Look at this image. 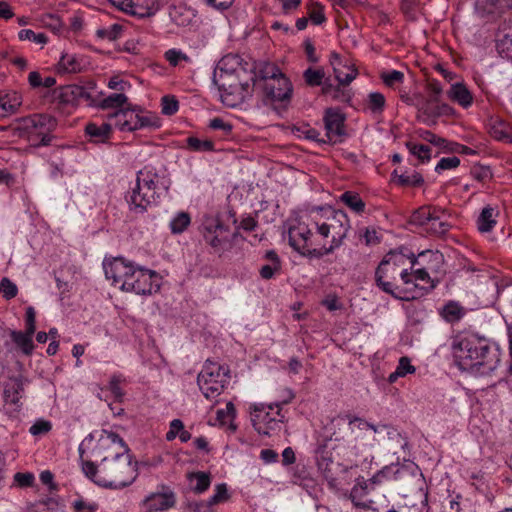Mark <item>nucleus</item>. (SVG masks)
Segmentation results:
<instances>
[{
	"instance_id": "57",
	"label": "nucleus",
	"mask_w": 512,
	"mask_h": 512,
	"mask_svg": "<svg viewBox=\"0 0 512 512\" xmlns=\"http://www.w3.org/2000/svg\"><path fill=\"white\" fill-rule=\"evenodd\" d=\"M1 293L6 300L13 299L18 293V288L9 278L4 277L1 279Z\"/></svg>"
},
{
	"instance_id": "32",
	"label": "nucleus",
	"mask_w": 512,
	"mask_h": 512,
	"mask_svg": "<svg viewBox=\"0 0 512 512\" xmlns=\"http://www.w3.org/2000/svg\"><path fill=\"white\" fill-rule=\"evenodd\" d=\"M498 216V211L495 210L491 206H486L482 209L478 219H477V227L478 230L482 233H487L493 230L495 227Z\"/></svg>"
},
{
	"instance_id": "36",
	"label": "nucleus",
	"mask_w": 512,
	"mask_h": 512,
	"mask_svg": "<svg viewBox=\"0 0 512 512\" xmlns=\"http://www.w3.org/2000/svg\"><path fill=\"white\" fill-rule=\"evenodd\" d=\"M126 117L127 121L121 122V131H134L139 129L140 115L135 113V110L125 108L119 109L111 114V117Z\"/></svg>"
},
{
	"instance_id": "60",
	"label": "nucleus",
	"mask_w": 512,
	"mask_h": 512,
	"mask_svg": "<svg viewBox=\"0 0 512 512\" xmlns=\"http://www.w3.org/2000/svg\"><path fill=\"white\" fill-rule=\"evenodd\" d=\"M34 480H35V477L30 472H25V473L17 472L14 475V483L18 487H21V488L32 486L34 483Z\"/></svg>"
},
{
	"instance_id": "38",
	"label": "nucleus",
	"mask_w": 512,
	"mask_h": 512,
	"mask_svg": "<svg viewBox=\"0 0 512 512\" xmlns=\"http://www.w3.org/2000/svg\"><path fill=\"white\" fill-rule=\"evenodd\" d=\"M435 212H443V210L430 206L421 207L411 215L410 222L419 226H428Z\"/></svg>"
},
{
	"instance_id": "62",
	"label": "nucleus",
	"mask_w": 512,
	"mask_h": 512,
	"mask_svg": "<svg viewBox=\"0 0 512 512\" xmlns=\"http://www.w3.org/2000/svg\"><path fill=\"white\" fill-rule=\"evenodd\" d=\"M122 381L123 378L121 375H113L109 382V390L112 392V394L117 400H121L122 397L124 396V392L120 387Z\"/></svg>"
},
{
	"instance_id": "25",
	"label": "nucleus",
	"mask_w": 512,
	"mask_h": 512,
	"mask_svg": "<svg viewBox=\"0 0 512 512\" xmlns=\"http://www.w3.org/2000/svg\"><path fill=\"white\" fill-rule=\"evenodd\" d=\"M226 76H227L226 80L229 83H231V85H233V86H231V87H228V86L226 87V85L222 86L220 81L215 79V75L213 76V81L218 86L222 102L228 106H234V103H233V100L231 99V97L235 94H239L242 97H244V93H246V92L242 88L241 83L238 81L236 75L227 74Z\"/></svg>"
},
{
	"instance_id": "53",
	"label": "nucleus",
	"mask_w": 512,
	"mask_h": 512,
	"mask_svg": "<svg viewBox=\"0 0 512 512\" xmlns=\"http://www.w3.org/2000/svg\"><path fill=\"white\" fill-rule=\"evenodd\" d=\"M20 40L32 41L36 44L44 45L47 43V36L44 33H35L31 29H23L18 34Z\"/></svg>"
},
{
	"instance_id": "35",
	"label": "nucleus",
	"mask_w": 512,
	"mask_h": 512,
	"mask_svg": "<svg viewBox=\"0 0 512 512\" xmlns=\"http://www.w3.org/2000/svg\"><path fill=\"white\" fill-rule=\"evenodd\" d=\"M57 69L59 73H78L82 70V63L75 54L66 52L62 54Z\"/></svg>"
},
{
	"instance_id": "17",
	"label": "nucleus",
	"mask_w": 512,
	"mask_h": 512,
	"mask_svg": "<svg viewBox=\"0 0 512 512\" xmlns=\"http://www.w3.org/2000/svg\"><path fill=\"white\" fill-rule=\"evenodd\" d=\"M329 62L340 85H349L356 78L358 71L348 58H343L338 53L332 52Z\"/></svg>"
},
{
	"instance_id": "24",
	"label": "nucleus",
	"mask_w": 512,
	"mask_h": 512,
	"mask_svg": "<svg viewBox=\"0 0 512 512\" xmlns=\"http://www.w3.org/2000/svg\"><path fill=\"white\" fill-rule=\"evenodd\" d=\"M22 105V96L16 91H0V116L16 114Z\"/></svg>"
},
{
	"instance_id": "47",
	"label": "nucleus",
	"mask_w": 512,
	"mask_h": 512,
	"mask_svg": "<svg viewBox=\"0 0 512 512\" xmlns=\"http://www.w3.org/2000/svg\"><path fill=\"white\" fill-rule=\"evenodd\" d=\"M385 97L380 92H371L368 94L367 107L373 114H380L385 107Z\"/></svg>"
},
{
	"instance_id": "46",
	"label": "nucleus",
	"mask_w": 512,
	"mask_h": 512,
	"mask_svg": "<svg viewBox=\"0 0 512 512\" xmlns=\"http://www.w3.org/2000/svg\"><path fill=\"white\" fill-rule=\"evenodd\" d=\"M128 98L123 93H115L111 94L108 97L104 98L99 107L102 109H111V108H121L127 103Z\"/></svg>"
},
{
	"instance_id": "59",
	"label": "nucleus",
	"mask_w": 512,
	"mask_h": 512,
	"mask_svg": "<svg viewBox=\"0 0 512 512\" xmlns=\"http://www.w3.org/2000/svg\"><path fill=\"white\" fill-rule=\"evenodd\" d=\"M51 428L52 424L50 421L39 419L30 427L29 432L34 436H38L48 433Z\"/></svg>"
},
{
	"instance_id": "30",
	"label": "nucleus",
	"mask_w": 512,
	"mask_h": 512,
	"mask_svg": "<svg viewBox=\"0 0 512 512\" xmlns=\"http://www.w3.org/2000/svg\"><path fill=\"white\" fill-rule=\"evenodd\" d=\"M447 95L452 101L457 102L463 108L471 106L473 102L472 94L461 82L452 84Z\"/></svg>"
},
{
	"instance_id": "40",
	"label": "nucleus",
	"mask_w": 512,
	"mask_h": 512,
	"mask_svg": "<svg viewBox=\"0 0 512 512\" xmlns=\"http://www.w3.org/2000/svg\"><path fill=\"white\" fill-rule=\"evenodd\" d=\"M191 217L189 213L181 211L178 212L170 221L169 227L172 234L183 233L190 225Z\"/></svg>"
},
{
	"instance_id": "33",
	"label": "nucleus",
	"mask_w": 512,
	"mask_h": 512,
	"mask_svg": "<svg viewBox=\"0 0 512 512\" xmlns=\"http://www.w3.org/2000/svg\"><path fill=\"white\" fill-rule=\"evenodd\" d=\"M86 134L96 143L105 142L111 134V124L103 122L101 125L89 123L85 128Z\"/></svg>"
},
{
	"instance_id": "7",
	"label": "nucleus",
	"mask_w": 512,
	"mask_h": 512,
	"mask_svg": "<svg viewBox=\"0 0 512 512\" xmlns=\"http://www.w3.org/2000/svg\"><path fill=\"white\" fill-rule=\"evenodd\" d=\"M129 451V447L118 434L103 430L93 453L100 459L117 460L129 456Z\"/></svg>"
},
{
	"instance_id": "51",
	"label": "nucleus",
	"mask_w": 512,
	"mask_h": 512,
	"mask_svg": "<svg viewBox=\"0 0 512 512\" xmlns=\"http://www.w3.org/2000/svg\"><path fill=\"white\" fill-rule=\"evenodd\" d=\"M406 147L409 152L421 161H428L431 156V148L427 145L407 142Z\"/></svg>"
},
{
	"instance_id": "44",
	"label": "nucleus",
	"mask_w": 512,
	"mask_h": 512,
	"mask_svg": "<svg viewBox=\"0 0 512 512\" xmlns=\"http://www.w3.org/2000/svg\"><path fill=\"white\" fill-rule=\"evenodd\" d=\"M303 78L310 87L320 86L325 79V72L322 68L309 67L303 72Z\"/></svg>"
},
{
	"instance_id": "13",
	"label": "nucleus",
	"mask_w": 512,
	"mask_h": 512,
	"mask_svg": "<svg viewBox=\"0 0 512 512\" xmlns=\"http://www.w3.org/2000/svg\"><path fill=\"white\" fill-rule=\"evenodd\" d=\"M264 98L269 103H289L293 95V85L290 79L283 75L275 81L261 84Z\"/></svg>"
},
{
	"instance_id": "50",
	"label": "nucleus",
	"mask_w": 512,
	"mask_h": 512,
	"mask_svg": "<svg viewBox=\"0 0 512 512\" xmlns=\"http://www.w3.org/2000/svg\"><path fill=\"white\" fill-rule=\"evenodd\" d=\"M443 212H435L430 224L428 225V229L436 234V235H444L448 230L450 229V224L446 221H443L441 219L440 214H443Z\"/></svg>"
},
{
	"instance_id": "29",
	"label": "nucleus",
	"mask_w": 512,
	"mask_h": 512,
	"mask_svg": "<svg viewBox=\"0 0 512 512\" xmlns=\"http://www.w3.org/2000/svg\"><path fill=\"white\" fill-rule=\"evenodd\" d=\"M428 269H432V267H423L413 269L415 281L419 284H414L415 288L421 293L417 298H420L427 294L429 291L433 290L437 282H435L429 275Z\"/></svg>"
},
{
	"instance_id": "11",
	"label": "nucleus",
	"mask_w": 512,
	"mask_h": 512,
	"mask_svg": "<svg viewBox=\"0 0 512 512\" xmlns=\"http://www.w3.org/2000/svg\"><path fill=\"white\" fill-rule=\"evenodd\" d=\"M159 288L156 272L143 268H136L129 282L124 283V291L138 295H151Z\"/></svg>"
},
{
	"instance_id": "54",
	"label": "nucleus",
	"mask_w": 512,
	"mask_h": 512,
	"mask_svg": "<svg viewBox=\"0 0 512 512\" xmlns=\"http://www.w3.org/2000/svg\"><path fill=\"white\" fill-rule=\"evenodd\" d=\"M162 113L171 116L179 109V102L174 96L166 95L161 100Z\"/></svg>"
},
{
	"instance_id": "21",
	"label": "nucleus",
	"mask_w": 512,
	"mask_h": 512,
	"mask_svg": "<svg viewBox=\"0 0 512 512\" xmlns=\"http://www.w3.org/2000/svg\"><path fill=\"white\" fill-rule=\"evenodd\" d=\"M244 61L245 60L237 54H227L223 56L215 69V79L220 81L222 86L226 85V87H231V83L226 80V75L236 73V71L240 69V66L243 65Z\"/></svg>"
},
{
	"instance_id": "19",
	"label": "nucleus",
	"mask_w": 512,
	"mask_h": 512,
	"mask_svg": "<svg viewBox=\"0 0 512 512\" xmlns=\"http://www.w3.org/2000/svg\"><path fill=\"white\" fill-rule=\"evenodd\" d=\"M323 120L328 141L333 143L340 142L345 135L344 116L339 111L329 108L325 111Z\"/></svg>"
},
{
	"instance_id": "63",
	"label": "nucleus",
	"mask_w": 512,
	"mask_h": 512,
	"mask_svg": "<svg viewBox=\"0 0 512 512\" xmlns=\"http://www.w3.org/2000/svg\"><path fill=\"white\" fill-rule=\"evenodd\" d=\"M460 159L456 156L442 158L435 167L437 172L458 167Z\"/></svg>"
},
{
	"instance_id": "3",
	"label": "nucleus",
	"mask_w": 512,
	"mask_h": 512,
	"mask_svg": "<svg viewBox=\"0 0 512 512\" xmlns=\"http://www.w3.org/2000/svg\"><path fill=\"white\" fill-rule=\"evenodd\" d=\"M82 471L97 485L110 489L128 487L138 476L136 464L132 463L131 455L117 460L101 459L98 466L92 461L82 460Z\"/></svg>"
},
{
	"instance_id": "5",
	"label": "nucleus",
	"mask_w": 512,
	"mask_h": 512,
	"mask_svg": "<svg viewBox=\"0 0 512 512\" xmlns=\"http://www.w3.org/2000/svg\"><path fill=\"white\" fill-rule=\"evenodd\" d=\"M19 130L23 131L34 147L48 146L53 136L51 132L56 128L57 122L48 114H35L19 120Z\"/></svg>"
},
{
	"instance_id": "2",
	"label": "nucleus",
	"mask_w": 512,
	"mask_h": 512,
	"mask_svg": "<svg viewBox=\"0 0 512 512\" xmlns=\"http://www.w3.org/2000/svg\"><path fill=\"white\" fill-rule=\"evenodd\" d=\"M418 264V257L407 248H399L389 251L381 260L375 271V282L383 292L396 299L410 301L417 299L421 294L414 287L401 288L395 280L399 275L406 279L407 271L413 270Z\"/></svg>"
},
{
	"instance_id": "14",
	"label": "nucleus",
	"mask_w": 512,
	"mask_h": 512,
	"mask_svg": "<svg viewBox=\"0 0 512 512\" xmlns=\"http://www.w3.org/2000/svg\"><path fill=\"white\" fill-rule=\"evenodd\" d=\"M312 232L308 225L298 221L294 225L290 226L288 230L289 244L299 254L315 258L312 254L314 248H310V239Z\"/></svg>"
},
{
	"instance_id": "41",
	"label": "nucleus",
	"mask_w": 512,
	"mask_h": 512,
	"mask_svg": "<svg viewBox=\"0 0 512 512\" xmlns=\"http://www.w3.org/2000/svg\"><path fill=\"white\" fill-rule=\"evenodd\" d=\"M341 201L356 213H362L365 210V203L356 192L346 191L340 196Z\"/></svg>"
},
{
	"instance_id": "6",
	"label": "nucleus",
	"mask_w": 512,
	"mask_h": 512,
	"mask_svg": "<svg viewBox=\"0 0 512 512\" xmlns=\"http://www.w3.org/2000/svg\"><path fill=\"white\" fill-rule=\"evenodd\" d=\"M228 367L207 360L197 377V383L207 399H214L221 394L230 375Z\"/></svg>"
},
{
	"instance_id": "58",
	"label": "nucleus",
	"mask_w": 512,
	"mask_h": 512,
	"mask_svg": "<svg viewBox=\"0 0 512 512\" xmlns=\"http://www.w3.org/2000/svg\"><path fill=\"white\" fill-rule=\"evenodd\" d=\"M397 178V182L402 186L416 187L420 186L424 182L422 176L417 172L413 173L412 175L401 174L398 175Z\"/></svg>"
},
{
	"instance_id": "4",
	"label": "nucleus",
	"mask_w": 512,
	"mask_h": 512,
	"mask_svg": "<svg viewBox=\"0 0 512 512\" xmlns=\"http://www.w3.org/2000/svg\"><path fill=\"white\" fill-rule=\"evenodd\" d=\"M328 212L329 215L326 217L325 221H317L315 224L318 234L323 238L330 237L331 244L329 247L313 249L312 254L315 258H322L339 248L343 244L350 229V220L344 211L330 209Z\"/></svg>"
},
{
	"instance_id": "9",
	"label": "nucleus",
	"mask_w": 512,
	"mask_h": 512,
	"mask_svg": "<svg viewBox=\"0 0 512 512\" xmlns=\"http://www.w3.org/2000/svg\"><path fill=\"white\" fill-rule=\"evenodd\" d=\"M374 486L371 482L364 480L357 482L350 492V499L355 507L380 512L389 507L386 496H379L378 501H372Z\"/></svg>"
},
{
	"instance_id": "23",
	"label": "nucleus",
	"mask_w": 512,
	"mask_h": 512,
	"mask_svg": "<svg viewBox=\"0 0 512 512\" xmlns=\"http://www.w3.org/2000/svg\"><path fill=\"white\" fill-rule=\"evenodd\" d=\"M24 394V383L21 377H10L3 385V399L5 404L20 408V399Z\"/></svg>"
},
{
	"instance_id": "64",
	"label": "nucleus",
	"mask_w": 512,
	"mask_h": 512,
	"mask_svg": "<svg viewBox=\"0 0 512 512\" xmlns=\"http://www.w3.org/2000/svg\"><path fill=\"white\" fill-rule=\"evenodd\" d=\"M460 496L457 495L456 498L448 497L442 504V512H461V505L458 501Z\"/></svg>"
},
{
	"instance_id": "49",
	"label": "nucleus",
	"mask_w": 512,
	"mask_h": 512,
	"mask_svg": "<svg viewBox=\"0 0 512 512\" xmlns=\"http://www.w3.org/2000/svg\"><path fill=\"white\" fill-rule=\"evenodd\" d=\"M190 480H195L196 484L193 487V490L196 493L205 492L211 483L210 475L206 472H195L189 475Z\"/></svg>"
},
{
	"instance_id": "56",
	"label": "nucleus",
	"mask_w": 512,
	"mask_h": 512,
	"mask_svg": "<svg viewBox=\"0 0 512 512\" xmlns=\"http://www.w3.org/2000/svg\"><path fill=\"white\" fill-rule=\"evenodd\" d=\"M228 498H229V495H228L227 486H226V484L221 483L216 486L214 494L208 500V504L210 506L215 505V504H218V503L228 500Z\"/></svg>"
},
{
	"instance_id": "1",
	"label": "nucleus",
	"mask_w": 512,
	"mask_h": 512,
	"mask_svg": "<svg viewBox=\"0 0 512 512\" xmlns=\"http://www.w3.org/2000/svg\"><path fill=\"white\" fill-rule=\"evenodd\" d=\"M452 349L456 365L474 375H489L500 363L499 348L473 335L456 337Z\"/></svg>"
},
{
	"instance_id": "31",
	"label": "nucleus",
	"mask_w": 512,
	"mask_h": 512,
	"mask_svg": "<svg viewBox=\"0 0 512 512\" xmlns=\"http://www.w3.org/2000/svg\"><path fill=\"white\" fill-rule=\"evenodd\" d=\"M438 101H431V98H421L416 104L418 118L424 123H434L436 119V105Z\"/></svg>"
},
{
	"instance_id": "34",
	"label": "nucleus",
	"mask_w": 512,
	"mask_h": 512,
	"mask_svg": "<svg viewBox=\"0 0 512 512\" xmlns=\"http://www.w3.org/2000/svg\"><path fill=\"white\" fill-rule=\"evenodd\" d=\"M401 472L402 469L399 467V465H388L379 470L375 475L368 479V481L371 482L372 486H374L377 484H382L385 481L397 480Z\"/></svg>"
},
{
	"instance_id": "39",
	"label": "nucleus",
	"mask_w": 512,
	"mask_h": 512,
	"mask_svg": "<svg viewBox=\"0 0 512 512\" xmlns=\"http://www.w3.org/2000/svg\"><path fill=\"white\" fill-rule=\"evenodd\" d=\"M465 314L464 308L457 302H448L441 311V316L450 323L458 322Z\"/></svg>"
},
{
	"instance_id": "45",
	"label": "nucleus",
	"mask_w": 512,
	"mask_h": 512,
	"mask_svg": "<svg viewBox=\"0 0 512 512\" xmlns=\"http://www.w3.org/2000/svg\"><path fill=\"white\" fill-rule=\"evenodd\" d=\"M187 148L194 152H209L214 150V143L208 139L190 136L186 139Z\"/></svg>"
},
{
	"instance_id": "42",
	"label": "nucleus",
	"mask_w": 512,
	"mask_h": 512,
	"mask_svg": "<svg viewBox=\"0 0 512 512\" xmlns=\"http://www.w3.org/2000/svg\"><path fill=\"white\" fill-rule=\"evenodd\" d=\"M11 338L24 354L30 355L32 353L34 344L30 336L21 331H11Z\"/></svg>"
},
{
	"instance_id": "43",
	"label": "nucleus",
	"mask_w": 512,
	"mask_h": 512,
	"mask_svg": "<svg viewBox=\"0 0 512 512\" xmlns=\"http://www.w3.org/2000/svg\"><path fill=\"white\" fill-rule=\"evenodd\" d=\"M511 128L504 121H496L490 128L491 135L499 141L512 142Z\"/></svg>"
},
{
	"instance_id": "22",
	"label": "nucleus",
	"mask_w": 512,
	"mask_h": 512,
	"mask_svg": "<svg viewBox=\"0 0 512 512\" xmlns=\"http://www.w3.org/2000/svg\"><path fill=\"white\" fill-rule=\"evenodd\" d=\"M57 98L60 103L77 105L81 101H90L92 96L87 88L76 84H70L59 89Z\"/></svg>"
},
{
	"instance_id": "15",
	"label": "nucleus",
	"mask_w": 512,
	"mask_h": 512,
	"mask_svg": "<svg viewBox=\"0 0 512 512\" xmlns=\"http://www.w3.org/2000/svg\"><path fill=\"white\" fill-rule=\"evenodd\" d=\"M143 503L147 512H162L175 506L176 495L170 487L162 485L159 491L148 495Z\"/></svg>"
},
{
	"instance_id": "12",
	"label": "nucleus",
	"mask_w": 512,
	"mask_h": 512,
	"mask_svg": "<svg viewBox=\"0 0 512 512\" xmlns=\"http://www.w3.org/2000/svg\"><path fill=\"white\" fill-rule=\"evenodd\" d=\"M103 269L106 278L112 280L113 284L119 285L120 289L124 291V283L129 282L136 267L123 257H115L105 258Z\"/></svg>"
},
{
	"instance_id": "27",
	"label": "nucleus",
	"mask_w": 512,
	"mask_h": 512,
	"mask_svg": "<svg viewBox=\"0 0 512 512\" xmlns=\"http://www.w3.org/2000/svg\"><path fill=\"white\" fill-rule=\"evenodd\" d=\"M285 75L280 68L270 62H259L256 64V84L261 86L267 82L275 81L276 78Z\"/></svg>"
},
{
	"instance_id": "28",
	"label": "nucleus",
	"mask_w": 512,
	"mask_h": 512,
	"mask_svg": "<svg viewBox=\"0 0 512 512\" xmlns=\"http://www.w3.org/2000/svg\"><path fill=\"white\" fill-rule=\"evenodd\" d=\"M234 75H236L244 91L248 93L249 89L256 85V63L245 60Z\"/></svg>"
},
{
	"instance_id": "18",
	"label": "nucleus",
	"mask_w": 512,
	"mask_h": 512,
	"mask_svg": "<svg viewBox=\"0 0 512 512\" xmlns=\"http://www.w3.org/2000/svg\"><path fill=\"white\" fill-rule=\"evenodd\" d=\"M135 182L146 186L151 191L156 192V196L160 198L161 191H167L169 183L161 176L154 167L145 166L136 174Z\"/></svg>"
},
{
	"instance_id": "37",
	"label": "nucleus",
	"mask_w": 512,
	"mask_h": 512,
	"mask_svg": "<svg viewBox=\"0 0 512 512\" xmlns=\"http://www.w3.org/2000/svg\"><path fill=\"white\" fill-rule=\"evenodd\" d=\"M479 7L487 14H502L512 8V0H480Z\"/></svg>"
},
{
	"instance_id": "8",
	"label": "nucleus",
	"mask_w": 512,
	"mask_h": 512,
	"mask_svg": "<svg viewBox=\"0 0 512 512\" xmlns=\"http://www.w3.org/2000/svg\"><path fill=\"white\" fill-rule=\"evenodd\" d=\"M202 227L203 237L215 253L221 255L230 247L229 229L218 217H205Z\"/></svg>"
},
{
	"instance_id": "55",
	"label": "nucleus",
	"mask_w": 512,
	"mask_h": 512,
	"mask_svg": "<svg viewBox=\"0 0 512 512\" xmlns=\"http://www.w3.org/2000/svg\"><path fill=\"white\" fill-rule=\"evenodd\" d=\"M381 79L386 86L393 87L394 85L403 82L404 74L401 71L392 70L388 72H383L381 74Z\"/></svg>"
},
{
	"instance_id": "52",
	"label": "nucleus",
	"mask_w": 512,
	"mask_h": 512,
	"mask_svg": "<svg viewBox=\"0 0 512 512\" xmlns=\"http://www.w3.org/2000/svg\"><path fill=\"white\" fill-rule=\"evenodd\" d=\"M294 397H295L294 392L289 388H285L282 390V394L279 396V400L274 403L269 404L268 408L270 410L277 408L278 409L277 415L280 416L281 418H283V416L281 415V407L283 405L290 403L294 399Z\"/></svg>"
},
{
	"instance_id": "20",
	"label": "nucleus",
	"mask_w": 512,
	"mask_h": 512,
	"mask_svg": "<svg viewBox=\"0 0 512 512\" xmlns=\"http://www.w3.org/2000/svg\"><path fill=\"white\" fill-rule=\"evenodd\" d=\"M118 9L132 16L144 18L154 15L159 5L157 0H123Z\"/></svg>"
},
{
	"instance_id": "16",
	"label": "nucleus",
	"mask_w": 512,
	"mask_h": 512,
	"mask_svg": "<svg viewBox=\"0 0 512 512\" xmlns=\"http://www.w3.org/2000/svg\"><path fill=\"white\" fill-rule=\"evenodd\" d=\"M315 459L318 470L330 483L336 480V474L340 470L339 463L334 460L333 452L327 445H321L315 451Z\"/></svg>"
},
{
	"instance_id": "26",
	"label": "nucleus",
	"mask_w": 512,
	"mask_h": 512,
	"mask_svg": "<svg viewBox=\"0 0 512 512\" xmlns=\"http://www.w3.org/2000/svg\"><path fill=\"white\" fill-rule=\"evenodd\" d=\"M268 406L264 403L254 404L251 412V421L254 428L258 433L265 435L268 434V431L263 428L262 424H270L276 421L275 418L270 417L269 411H266L267 409L270 410Z\"/></svg>"
},
{
	"instance_id": "48",
	"label": "nucleus",
	"mask_w": 512,
	"mask_h": 512,
	"mask_svg": "<svg viewBox=\"0 0 512 512\" xmlns=\"http://www.w3.org/2000/svg\"><path fill=\"white\" fill-rule=\"evenodd\" d=\"M122 31L123 26L118 23H114L109 27L98 29L96 31V35L101 39L115 41L121 37Z\"/></svg>"
},
{
	"instance_id": "61",
	"label": "nucleus",
	"mask_w": 512,
	"mask_h": 512,
	"mask_svg": "<svg viewBox=\"0 0 512 512\" xmlns=\"http://www.w3.org/2000/svg\"><path fill=\"white\" fill-rule=\"evenodd\" d=\"M209 127L214 130H221L224 135H229L232 132V124L229 122H226L220 117H215L210 120Z\"/></svg>"
},
{
	"instance_id": "10",
	"label": "nucleus",
	"mask_w": 512,
	"mask_h": 512,
	"mask_svg": "<svg viewBox=\"0 0 512 512\" xmlns=\"http://www.w3.org/2000/svg\"><path fill=\"white\" fill-rule=\"evenodd\" d=\"M158 199L155 191H151L137 182L130 187L125 195L129 211L136 215L147 212L150 207L157 204Z\"/></svg>"
}]
</instances>
